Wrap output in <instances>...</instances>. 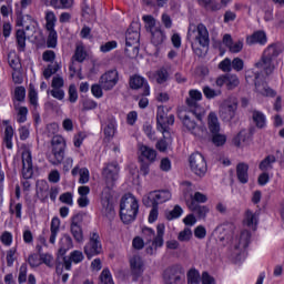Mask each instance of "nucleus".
I'll return each instance as SVG.
<instances>
[{
  "mask_svg": "<svg viewBox=\"0 0 284 284\" xmlns=\"http://www.w3.org/2000/svg\"><path fill=\"white\" fill-rule=\"evenodd\" d=\"M102 176L106 183V187L102 191L101 205L102 210L106 214H111V212H113L114 210V206L112 204V187H114V183L119 181V164H106V166L102 171Z\"/></svg>",
  "mask_w": 284,
  "mask_h": 284,
  "instance_id": "f257e3e1",
  "label": "nucleus"
},
{
  "mask_svg": "<svg viewBox=\"0 0 284 284\" xmlns=\"http://www.w3.org/2000/svg\"><path fill=\"white\" fill-rule=\"evenodd\" d=\"M163 236H165V224H158L156 232H154L152 227L143 226L142 239H144L146 245L151 243V245L146 247V253L151 256L156 254V250L163 247Z\"/></svg>",
  "mask_w": 284,
  "mask_h": 284,
  "instance_id": "f03ea898",
  "label": "nucleus"
},
{
  "mask_svg": "<svg viewBox=\"0 0 284 284\" xmlns=\"http://www.w3.org/2000/svg\"><path fill=\"white\" fill-rule=\"evenodd\" d=\"M139 214V200L131 193L125 194L120 203V217L124 224L133 223Z\"/></svg>",
  "mask_w": 284,
  "mask_h": 284,
  "instance_id": "7ed1b4c3",
  "label": "nucleus"
},
{
  "mask_svg": "<svg viewBox=\"0 0 284 284\" xmlns=\"http://www.w3.org/2000/svg\"><path fill=\"white\" fill-rule=\"evenodd\" d=\"M179 119L182 121L183 128L193 136L197 139H205L207 136V129L205 126L196 124V122L185 111L178 113Z\"/></svg>",
  "mask_w": 284,
  "mask_h": 284,
  "instance_id": "20e7f679",
  "label": "nucleus"
},
{
  "mask_svg": "<svg viewBox=\"0 0 284 284\" xmlns=\"http://www.w3.org/2000/svg\"><path fill=\"white\" fill-rule=\"evenodd\" d=\"M187 39H190V41H195V43H199L201 48H207V45H210V32L207 31V27L203 23L197 26L190 24Z\"/></svg>",
  "mask_w": 284,
  "mask_h": 284,
  "instance_id": "39448f33",
  "label": "nucleus"
},
{
  "mask_svg": "<svg viewBox=\"0 0 284 284\" xmlns=\"http://www.w3.org/2000/svg\"><path fill=\"white\" fill-rule=\"evenodd\" d=\"M51 148L52 155L49 156V161L52 165H60V163H63V159L65 156V138L62 135H54L51 140Z\"/></svg>",
  "mask_w": 284,
  "mask_h": 284,
  "instance_id": "423d86ee",
  "label": "nucleus"
},
{
  "mask_svg": "<svg viewBox=\"0 0 284 284\" xmlns=\"http://www.w3.org/2000/svg\"><path fill=\"white\" fill-rule=\"evenodd\" d=\"M201 99H203V93H201V91L196 89H192L189 91L186 105L190 112H192V114L196 116L197 121H202L203 116H205V109L201 106V104H199V101H201Z\"/></svg>",
  "mask_w": 284,
  "mask_h": 284,
  "instance_id": "0eeeda50",
  "label": "nucleus"
},
{
  "mask_svg": "<svg viewBox=\"0 0 284 284\" xmlns=\"http://www.w3.org/2000/svg\"><path fill=\"white\" fill-rule=\"evenodd\" d=\"M172 200V192L170 190H159L152 191L149 194L144 195L142 201L146 207H152L155 205L159 207L162 203H168Z\"/></svg>",
  "mask_w": 284,
  "mask_h": 284,
  "instance_id": "6e6552de",
  "label": "nucleus"
},
{
  "mask_svg": "<svg viewBox=\"0 0 284 284\" xmlns=\"http://www.w3.org/2000/svg\"><path fill=\"white\" fill-rule=\"evenodd\" d=\"M250 239H252V234L247 230L242 231L233 239V256H241V254H245V250H247L250 245Z\"/></svg>",
  "mask_w": 284,
  "mask_h": 284,
  "instance_id": "1a4fd4ad",
  "label": "nucleus"
},
{
  "mask_svg": "<svg viewBox=\"0 0 284 284\" xmlns=\"http://www.w3.org/2000/svg\"><path fill=\"white\" fill-rule=\"evenodd\" d=\"M239 110V100L236 98H227L220 105V118L222 121H232L236 116Z\"/></svg>",
  "mask_w": 284,
  "mask_h": 284,
  "instance_id": "9d476101",
  "label": "nucleus"
},
{
  "mask_svg": "<svg viewBox=\"0 0 284 284\" xmlns=\"http://www.w3.org/2000/svg\"><path fill=\"white\" fill-rule=\"evenodd\" d=\"M103 252V245L101 244V237L99 233L93 232L90 234L89 242L84 245V254L88 258L99 256Z\"/></svg>",
  "mask_w": 284,
  "mask_h": 284,
  "instance_id": "9b49d317",
  "label": "nucleus"
},
{
  "mask_svg": "<svg viewBox=\"0 0 284 284\" xmlns=\"http://www.w3.org/2000/svg\"><path fill=\"white\" fill-rule=\"evenodd\" d=\"M191 171L196 174V176H203L207 173V162L203 154L196 152L190 156L189 160Z\"/></svg>",
  "mask_w": 284,
  "mask_h": 284,
  "instance_id": "f8f14e48",
  "label": "nucleus"
},
{
  "mask_svg": "<svg viewBox=\"0 0 284 284\" xmlns=\"http://www.w3.org/2000/svg\"><path fill=\"white\" fill-rule=\"evenodd\" d=\"M130 273L133 277V281H138L143 276V272H145V262L143 257L139 254H134L129 258Z\"/></svg>",
  "mask_w": 284,
  "mask_h": 284,
  "instance_id": "ddd939ff",
  "label": "nucleus"
},
{
  "mask_svg": "<svg viewBox=\"0 0 284 284\" xmlns=\"http://www.w3.org/2000/svg\"><path fill=\"white\" fill-rule=\"evenodd\" d=\"M99 83L105 91L114 90V87L119 83V71L115 69L106 71L101 75Z\"/></svg>",
  "mask_w": 284,
  "mask_h": 284,
  "instance_id": "4468645a",
  "label": "nucleus"
},
{
  "mask_svg": "<svg viewBox=\"0 0 284 284\" xmlns=\"http://www.w3.org/2000/svg\"><path fill=\"white\" fill-rule=\"evenodd\" d=\"M217 88H223L225 85L226 90H236L241 85V80L239 75L234 73H226L220 75L215 81Z\"/></svg>",
  "mask_w": 284,
  "mask_h": 284,
  "instance_id": "2eb2a0df",
  "label": "nucleus"
},
{
  "mask_svg": "<svg viewBox=\"0 0 284 284\" xmlns=\"http://www.w3.org/2000/svg\"><path fill=\"white\" fill-rule=\"evenodd\" d=\"M255 68H257V70H263L264 74L270 77V74H274V71L278 68V59L262 55L255 63Z\"/></svg>",
  "mask_w": 284,
  "mask_h": 284,
  "instance_id": "dca6fc26",
  "label": "nucleus"
},
{
  "mask_svg": "<svg viewBox=\"0 0 284 284\" xmlns=\"http://www.w3.org/2000/svg\"><path fill=\"white\" fill-rule=\"evenodd\" d=\"M181 274H183V267L181 265L168 267L163 275L165 284H179V281H181Z\"/></svg>",
  "mask_w": 284,
  "mask_h": 284,
  "instance_id": "f3484780",
  "label": "nucleus"
},
{
  "mask_svg": "<svg viewBox=\"0 0 284 284\" xmlns=\"http://www.w3.org/2000/svg\"><path fill=\"white\" fill-rule=\"evenodd\" d=\"M34 171L32 169V152L24 149L22 152V176L23 179H32Z\"/></svg>",
  "mask_w": 284,
  "mask_h": 284,
  "instance_id": "a211bd4d",
  "label": "nucleus"
},
{
  "mask_svg": "<svg viewBox=\"0 0 284 284\" xmlns=\"http://www.w3.org/2000/svg\"><path fill=\"white\" fill-rule=\"evenodd\" d=\"M130 88H132V90H141V88H143V95L150 97V84L148 83V80L141 75L131 77Z\"/></svg>",
  "mask_w": 284,
  "mask_h": 284,
  "instance_id": "6ab92c4d",
  "label": "nucleus"
},
{
  "mask_svg": "<svg viewBox=\"0 0 284 284\" xmlns=\"http://www.w3.org/2000/svg\"><path fill=\"white\" fill-rule=\"evenodd\" d=\"M139 39H141V34L139 33V23L134 22L126 31L125 41L128 48H132V45H139Z\"/></svg>",
  "mask_w": 284,
  "mask_h": 284,
  "instance_id": "aec40b11",
  "label": "nucleus"
},
{
  "mask_svg": "<svg viewBox=\"0 0 284 284\" xmlns=\"http://www.w3.org/2000/svg\"><path fill=\"white\" fill-rule=\"evenodd\" d=\"M84 258L85 256L83 255V252L79 250L71 252L69 257L63 258L64 270L70 272V270H72V263L79 265V263H82Z\"/></svg>",
  "mask_w": 284,
  "mask_h": 284,
  "instance_id": "412c9836",
  "label": "nucleus"
},
{
  "mask_svg": "<svg viewBox=\"0 0 284 284\" xmlns=\"http://www.w3.org/2000/svg\"><path fill=\"white\" fill-rule=\"evenodd\" d=\"M247 45H266L267 44V33L263 30H257L253 34L246 38Z\"/></svg>",
  "mask_w": 284,
  "mask_h": 284,
  "instance_id": "4be33fe9",
  "label": "nucleus"
},
{
  "mask_svg": "<svg viewBox=\"0 0 284 284\" xmlns=\"http://www.w3.org/2000/svg\"><path fill=\"white\" fill-rule=\"evenodd\" d=\"M222 43L223 45L227 47L230 52H232L233 54H239V52L243 50V41L237 40L234 42V40H232V36L227 33L224 34Z\"/></svg>",
  "mask_w": 284,
  "mask_h": 284,
  "instance_id": "5701e85b",
  "label": "nucleus"
},
{
  "mask_svg": "<svg viewBox=\"0 0 284 284\" xmlns=\"http://www.w3.org/2000/svg\"><path fill=\"white\" fill-rule=\"evenodd\" d=\"M282 52L283 45L281 43H271L264 49L262 57L278 59V55L282 54Z\"/></svg>",
  "mask_w": 284,
  "mask_h": 284,
  "instance_id": "b1692460",
  "label": "nucleus"
},
{
  "mask_svg": "<svg viewBox=\"0 0 284 284\" xmlns=\"http://www.w3.org/2000/svg\"><path fill=\"white\" fill-rule=\"evenodd\" d=\"M2 125H4V145L7 150H12V139L14 138V129L10 125V120H3Z\"/></svg>",
  "mask_w": 284,
  "mask_h": 284,
  "instance_id": "393cba45",
  "label": "nucleus"
},
{
  "mask_svg": "<svg viewBox=\"0 0 284 284\" xmlns=\"http://www.w3.org/2000/svg\"><path fill=\"white\" fill-rule=\"evenodd\" d=\"M149 80L159 84L165 83L170 77L165 68H161L155 72H148Z\"/></svg>",
  "mask_w": 284,
  "mask_h": 284,
  "instance_id": "a878e982",
  "label": "nucleus"
},
{
  "mask_svg": "<svg viewBox=\"0 0 284 284\" xmlns=\"http://www.w3.org/2000/svg\"><path fill=\"white\" fill-rule=\"evenodd\" d=\"M186 205L191 212H194V214H197L200 219H205L207 214L210 213V209L205 205H200L199 203L194 201H186Z\"/></svg>",
  "mask_w": 284,
  "mask_h": 284,
  "instance_id": "bb28decb",
  "label": "nucleus"
},
{
  "mask_svg": "<svg viewBox=\"0 0 284 284\" xmlns=\"http://www.w3.org/2000/svg\"><path fill=\"white\" fill-rule=\"evenodd\" d=\"M140 154L142 161H149V163H154V161H156V150L148 145H140Z\"/></svg>",
  "mask_w": 284,
  "mask_h": 284,
  "instance_id": "cd10ccee",
  "label": "nucleus"
},
{
  "mask_svg": "<svg viewBox=\"0 0 284 284\" xmlns=\"http://www.w3.org/2000/svg\"><path fill=\"white\" fill-rule=\"evenodd\" d=\"M78 219H79V216L72 217L70 230H71V234H72L74 241H77V243H82L83 242V230L81 229V225H79V222H77Z\"/></svg>",
  "mask_w": 284,
  "mask_h": 284,
  "instance_id": "c85d7f7f",
  "label": "nucleus"
},
{
  "mask_svg": "<svg viewBox=\"0 0 284 284\" xmlns=\"http://www.w3.org/2000/svg\"><path fill=\"white\" fill-rule=\"evenodd\" d=\"M60 230H61V220L55 216L51 220V226H50L51 235L49 239V243H51L52 245L57 243V236H59Z\"/></svg>",
  "mask_w": 284,
  "mask_h": 284,
  "instance_id": "c756f323",
  "label": "nucleus"
},
{
  "mask_svg": "<svg viewBox=\"0 0 284 284\" xmlns=\"http://www.w3.org/2000/svg\"><path fill=\"white\" fill-rule=\"evenodd\" d=\"M74 247V242L72 241V237L68 234H64L60 240V248L59 254L61 256H64L69 252V250H72Z\"/></svg>",
  "mask_w": 284,
  "mask_h": 284,
  "instance_id": "7c9ffc66",
  "label": "nucleus"
},
{
  "mask_svg": "<svg viewBox=\"0 0 284 284\" xmlns=\"http://www.w3.org/2000/svg\"><path fill=\"white\" fill-rule=\"evenodd\" d=\"M257 223H258V213L247 210L245 212L244 225H246L247 227H251V230H256Z\"/></svg>",
  "mask_w": 284,
  "mask_h": 284,
  "instance_id": "2f4dec72",
  "label": "nucleus"
},
{
  "mask_svg": "<svg viewBox=\"0 0 284 284\" xmlns=\"http://www.w3.org/2000/svg\"><path fill=\"white\" fill-rule=\"evenodd\" d=\"M248 170L250 165H247L246 163L237 164L236 174L240 183L245 184L247 183V181H250V175L247 174Z\"/></svg>",
  "mask_w": 284,
  "mask_h": 284,
  "instance_id": "473e14b6",
  "label": "nucleus"
},
{
  "mask_svg": "<svg viewBox=\"0 0 284 284\" xmlns=\"http://www.w3.org/2000/svg\"><path fill=\"white\" fill-rule=\"evenodd\" d=\"M165 32L161 30V28H155V30L151 31V42L155 48L162 45L165 42Z\"/></svg>",
  "mask_w": 284,
  "mask_h": 284,
  "instance_id": "72a5a7b5",
  "label": "nucleus"
},
{
  "mask_svg": "<svg viewBox=\"0 0 284 284\" xmlns=\"http://www.w3.org/2000/svg\"><path fill=\"white\" fill-rule=\"evenodd\" d=\"M72 176H77V174H80L79 183L81 185H85L90 181V170L87 168L80 169L79 166H74V169L71 171Z\"/></svg>",
  "mask_w": 284,
  "mask_h": 284,
  "instance_id": "f704fd0d",
  "label": "nucleus"
},
{
  "mask_svg": "<svg viewBox=\"0 0 284 284\" xmlns=\"http://www.w3.org/2000/svg\"><path fill=\"white\" fill-rule=\"evenodd\" d=\"M165 119H168L165 106H158V113H156L158 130H160L162 134H165Z\"/></svg>",
  "mask_w": 284,
  "mask_h": 284,
  "instance_id": "c9c22d12",
  "label": "nucleus"
},
{
  "mask_svg": "<svg viewBox=\"0 0 284 284\" xmlns=\"http://www.w3.org/2000/svg\"><path fill=\"white\" fill-rule=\"evenodd\" d=\"M209 130L213 134H219L221 132V123H219V116L216 113L211 112L207 118Z\"/></svg>",
  "mask_w": 284,
  "mask_h": 284,
  "instance_id": "e433bc0d",
  "label": "nucleus"
},
{
  "mask_svg": "<svg viewBox=\"0 0 284 284\" xmlns=\"http://www.w3.org/2000/svg\"><path fill=\"white\" fill-rule=\"evenodd\" d=\"M16 121L18 123H26L28 121V108L14 104Z\"/></svg>",
  "mask_w": 284,
  "mask_h": 284,
  "instance_id": "4c0bfd02",
  "label": "nucleus"
},
{
  "mask_svg": "<svg viewBox=\"0 0 284 284\" xmlns=\"http://www.w3.org/2000/svg\"><path fill=\"white\" fill-rule=\"evenodd\" d=\"M50 3L55 10H68L74 6V0H51Z\"/></svg>",
  "mask_w": 284,
  "mask_h": 284,
  "instance_id": "58836bf2",
  "label": "nucleus"
},
{
  "mask_svg": "<svg viewBox=\"0 0 284 284\" xmlns=\"http://www.w3.org/2000/svg\"><path fill=\"white\" fill-rule=\"evenodd\" d=\"M253 121L256 128H265L267 125V116L261 111H253Z\"/></svg>",
  "mask_w": 284,
  "mask_h": 284,
  "instance_id": "ea45409f",
  "label": "nucleus"
},
{
  "mask_svg": "<svg viewBox=\"0 0 284 284\" xmlns=\"http://www.w3.org/2000/svg\"><path fill=\"white\" fill-rule=\"evenodd\" d=\"M276 158L274 155H268L260 163V170L262 172H270V170L274 168Z\"/></svg>",
  "mask_w": 284,
  "mask_h": 284,
  "instance_id": "a19ab883",
  "label": "nucleus"
},
{
  "mask_svg": "<svg viewBox=\"0 0 284 284\" xmlns=\"http://www.w3.org/2000/svg\"><path fill=\"white\" fill-rule=\"evenodd\" d=\"M37 196L40 201H45L48 196H50V192H48V183L41 181L37 186Z\"/></svg>",
  "mask_w": 284,
  "mask_h": 284,
  "instance_id": "79ce46f5",
  "label": "nucleus"
},
{
  "mask_svg": "<svg viewBox=\"0 0 284 284\" xmlns=\"http://www.w3.org/2000/svg\"><path fill=\"white\" fill-rule=\"evenodd\" d=\"M116 134V120H109L104 125L105 139H112Z\"/></svg>",
  "mask_w": 284,
  "mask_h": 284,
  "instance_id": "37998d69",
  "label": "nucleus"
},
{
  "mask_svg": "<svg viewBox=\"0 0 284 284\" xmlns=\"http://www.w3.org/2000/svg\"><path fill=\"white\" fill-rule=\"evenodd\" d=\"M26 31L24 30H18L16 33L17 39V45L19 52H26Z\"/></svg>",
  "mask_w": 284,
  "mask_h": 284,
  "instance_id": "c03bdc74",
  "label": "nucleus"
},
{
  "mask_svg": "<svg viewBox=\"0 0 284 284\" xmlns=\"http://www.w3.org/2000/svg\"><path fill=\"white\" fill-rule=\"evenodd\" d=\"M45 30H54L57 27V14L52 11L45 12Z\"/></svg>",
  "mask_w": 284,
  "mask_h": 284,
  "instance_id": "a18cd8bd",
  "label": "nucleus"
},
{
  "mask_svg": "<svg viewBox=\"0 0 284 284\" xmlns=\"http://www.w3.org/2000/svg\"><path fill=\"white\" fill-rule=\"evenodd\" d=\"M247 139H250L247 131L243 130L233 139V143L236 148H243L247 143Z\"/></svg>",
  "mask_w": 284,
  "mask_h": 284,
  "instance_id": "49530a36",
  "label": "nucleus"
},
{
  "mask_svg": "<svg viewBox=\"0 0 284 284\" xmlns=\"http://www.w3.org/2000/svg\"><path fill=\"white\" fill-rule=\"evenodd\" d=\"M187 284H200L201 283V273L196 268H191L186 275Z\"/></svg>",
  "mask_w": 284,
  "mask_h": 284,
  "instance_id": "de8ad7c7",
  "label": "nucleus"
},
{
  "mask_svg": "<svg viewBox=\"0 0 284 284\" xmlns=\"http://www.w3.org/2000/svg\"><path fill=\"white\" fill-rule=\"evenodd\" d=\"M8 63L12 70H21V60L17 57V53L10 52L8 54Z\"/></svg>",
  "mask_w": 284,
  "mask_h": 284,
  "instance_id": "09e8293b",
  "label": "nucleus"
},
{
  "mask_svg": "<svg viewBox=\"0 0 284 284\" xmlns=\"http://www.w3.org/2000/svg\"><path fill=\"white\" fill-rule=\"evenodd\" d=\"M48 31V39H47V45L48 48H57V42L59 39V36L57 33V30H47Z\"/></svg>",
  "mask_w": 284,
  "mask_h": 284,
  "instance_id": "8fccbe9b",
  "label": "nucleus"
},
{
  "mask_svg": "<svg viewBox=\"0 0 284 284\" xmlns=\"http://www.w3.org/2000/svg\"><path fill=\"white\" fill-rule=\"evenodd\" d=\"M29 101L31 105H33V108H37V105H39V93L37 92L34 84L29 85Z\"/></svg>",
  "mask_w": 284,
  "mask_h": 284,
  "instance_id": "3c124183",
  "label": "nucleus"
},
{
  "mask_svg": "<svg viewBox=\"0 0 284 284\" xmlns=\"http://www.w3.org/2000/svg\"><path fill=\"white\" fill-rule=\"evenodd\" d=\"M182 189L184 192L185 202L187 203V201H190L194 196V185H192L190 182H183Z\"/></svg>",
  "mask_w": 284,
  "mask_h": 284,
  "instance_id": "603ef678",
  "label": "nucleus"
},
{
  "mask_svg": "<svg viewBox=\"0 0 284 284\" xmlns=\"http://www.w3.org/2000/svg\"><path fill=\"white\" fill-rule=\"evenodd\" d=\"M61 70V64L59 63H53V64H49L47 67V69H44L43 71V77L44 79H50V77H52V74H57L58 71Z\"/></svg>",
  "mask_w": 284,
  "mask_h": 284,
  "instance_id": "864d4df0",
  "label": "nucleus"
},
{
  "mask_svg": "<svg viewBox=\"0 0 284 284\" xmlns=\"http://www.w3.org/2000/svg\"><path fill=\"white\" fill-rule=\"evenodd\" d=\"M6 261L7 267H12L14 265V261H17V247H11L7 251Z\"/></svg>",
  "mask_w": 284,
  "mask_h": 284,
  "instance_id": "5fc2aeb1",
  "label": "nucleus"
},
{
  "mask_svg": "<svg viewBox=\"0 0 284 284\" xmlns=\"http://www.w3.org/2000/svg\"><path fill=\"white\" fill-rule=\"evenodd\" d=\"M191 240H192V229L190 227H184V230L181 231L178 235V241H180L181 243H187Z\"/></svg>",
  "mask_w": 284,
  "mask_h": 284,
  "instance_id": "6e6d98bb",
  "label": "nucleus"
},
{
  "mask_svg": "<svg viewBox=\"0 0 284 284\" xmlns=\"http://www.w3.org/2000/svg\"><path fill=\"white\" fill-rule=\"evenodd\" d=\"M28 282V264H21L18 274V283L23 284Z\"/></svg>",
  "mask_w": 284,
  "mask_h": 284,
  "instance_id": "4d7b16f0",
  "label": "nucleus"
},
{
  "mask_svg": "<svg viewBox=\"0 0 284 284\" xmlns=\"http://www.w3.org/2000/svg\"><path fill=\"white\" fill-rule=\"evenodd\" d=\"M183 215V209L180 205H175L172 211L166 214L168 221H174V219H180Z\"/></svg>",
  "mask_w": 284,
  "mask_h": 284,
  "instance_id": "13d9d810",
  "label": "nucleus"
},
{
  "mask_svg": "<svg viewBox=\"0 0 284 284\" xmlns=\"http://www.w3.org/2000/svg\"><path fill=\"white\" fill-rule=\"evenodd\" d=\"M142 20L144 21L148 30H150V32H153L156 27V19H154V17L152 16H143L142 17Z\"/></svg>",
  "mask_w": 284,
  "mask_h": 284,
  "instance_id": "bf43d9fd",
  "label": "nucleus"
},
{
  "mask_svg": "<svg viewBox=\"0 0 284 284\" xmlns=\"http://www.w3.org/2000/svg\"><path fill=\"white\" fill-rule=\"evenodd\" d=\"M203 94L206 99H216V97H221V90H214L210 87H204Z\"/></svg>",
  "mask_w": 284,
  "mask_h": 284,
  "instance_id": "052dcab7",
  "label": "nucleus"
},
{
  "mask_svg": "<svg viewBox=\"0 0 284 284\" xmlns=\"http://www.w3.org/2000/svg\"><path fill=\"white\" fill-rule=\"evenodd\" d=\"M85 57H88V54L85 53V49L83 48V45H78L74 53L75 61H79V63H83V61H85Z\"/></svg>",
  "mask_w": 284,
  "mask_h": 284,
  "instance_id": "680f3d73",
  "label": "nucleus"
},
{
  "mask_svg": "<svg viewBox=\"0 0 284 284\" xmlns=\"http://www.w3.org/2000/svg\"><path fill=\"white\" fill-rule=\"evenodd\" d=\"M231 68L235 72H241L243 68H245V62L241 58H234L233 61H231Z\"/></svg>",
  "mask_w": 284,
  "mask_h": 284,
  "instance_id": "e2e57ef3",
  "label": "nucleus"
},
{
  "mask_svg": "<svg viewBox=\"0 0 284 284\" xmlns=\"http://www.w3.org/2000/svg\"><path fill=\"white\" fill-rule=\"evenodd\" d=\"M101 283L104 284H114V281L112 280V273H110V270L104 268L100 275Z\"/></svg>",
  "mask_w": 284,
  "mask_h": 284,
  "instance_id": "0e129e2a",
  "label": "nucleus"
},
{
  "mask_svg": "<svg viewBox=\"0 0 284 284\" xmlns=\"http://www.w3.org/2000/svg\"><path fill=\"white\" fill-rule=\"evenodd\" d=\"M219 69L222 72H232V60H230V58H225L219 63Z\"/></svg>",
  "mask_w": 284,
  "mask_h": 284,
  "instance_id": "69168bd1",
  "label": "nucleus"
},
{
  "mask_svg": "<svg viewBox=\"0 0 284 284\" xmlns=\"http://www.w3.org/2000/svg\"><path fill=\"white\" fill-rule=\"evenodd\" d=\"M14 99L18 100L20 103L26 101V88L24 87H17L14 89Z\"/></svg>",
  "mask_w": 284,
  "mask_h": 284,
  "instance_id": "338daca9",
  "label": "nucleus"
},
{
  "mask_svg": "<svg viewBox=\"0 0 284 284\" xmlns=\"http://www.w3.org/2000/svg\"><path fill=\"white\" fill-rule=\"evenodd\" d=\"M186 201H193V203H207V195L201 193V192H195L192 196V199L186 200Z\"/></svg>",
  "mask_w": 284,
  "mask_h": 284,
  "instance_id": "774afa93",
  "label": "nucleus"
}]
</instances>
